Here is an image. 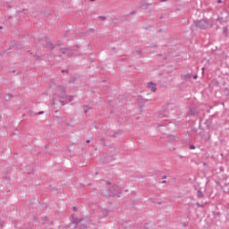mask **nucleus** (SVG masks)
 <instances>
[{
    "mask_svg": "<svg viewBox=\"0 0 229 229\" xmlns=\"http://www.w3.org/2000/svg\"><path fill=\"white\" fill-rule=\"evenodd\" d=\"M59 92L58 95L59 102L61 103V106H65V99H67V94L65 93V87L59 86Z\"/></svg>",
    "mask_w": 229,
    "mask_h": 229,
    "instance_id": "1",
    "label": "nucleus"
},
{
    "mask_svg": "<svg viewBox=\"0 0 229 229\" xmlns=\"http://www.w3.org/2000/svg\"><path fill=\"white\" fill-rule=\"evenodd\" d=\"M72 223L67 225L68 228H71V226H72V225H74L72 229H76V228H78V225L83 221V218L75 217V216H74V214L72 215Z\"/></svg>",
    "mask_w": 229,
    "mask_h": 229,
    "instance_id": "2",
    "label": "nucleus"
},
{
    "mask_svg": "<svg viewBox=\"0 0 229 229\" xmlns=\"http://www.w3.org/2000/svg\"><path fill=\"white\" fill-rule=\"evenodd\" d=\"M222 183H223V189L224 192H229V188H226L229 186V175H224L222 178Z\"/></svg>",
    "mask_w": 229,
    "mask_h": 229,
    "instance_id": "3",
    "label": "nucleus"
},
{
    "mask_svg": "<svg viewBox=\"0 0 229 229\" xmlns=\"http://www.w3.org/2000/svg\"><path fill=\"white\" fill-rule=\"evenodd\" d=\"M109 198H121V191L115 192V187L114 186H111L109 188V194H108Z\"/></svg>",
    "mask_w": 229,
    "mask_h": 229,
    "instance_id": "4",
    "label": "nucleus"
},
{
    "mask_svg": "<svg viewBox=\"0 0 229 229\" xmlns=\"http://www.w3.org/2000/svg\"><path fill=\"white\" fill-rule=\"evenodd\" d=\"M166 138L170 142H176L177 140H180V137L174 134H168Z\"/></svg>",
    "mask_w": 229,
    "mask_h": 229,
    "instance_id": "5",
    "label": "nucleus"
},
{
    "mask_svg": "<svg viewBox=\"0 0 229 229\" xmlns=\"http://www.w3.org/2000/svg\"><path fill=\"white\" fill-rule=\"evenodd\" d=\"M201 30V21H194V24L191 26V30L192 31H194V30Z\"/></svg>",
    "mask_w": 229,
    "mask_h": 229,
    "instance_id": "6",
    "label": "nucleus"
},
{
    "mask_svg": "<svg viewBox=\"0 0 229 229\" xmlns=\"http://www.w3.org/2000/svg\"><path fill=\"white\" fill-rule=\"evenodd\" d=\"M45 40L47 42V47H49L50 51H53V49H55V44L51 43V41H49V38L46 37Z\"/></svg>",
    "mask_w": 229,
    "mask_h": 229,
    "instance_id": "7",
    "label": "nucleus"
},
{
    "mask_svg": "<svg viewBox=\"0 0 229 229\" xmlns=\"http://www.w3.org/2000/svg\"><path fill=\"white\" fill-rule=\"evenodd\" d=\"M74 48L72 47H68V50H66V56L68 58H71V56H72L74 55Z\"/></svg>",
    "mask_w": 229,
    "mask_h": 229,
    "instance_id": "8",
    "label": "nucleus"
},
{
    "mask_svg": "<svg viewBox=\"0 0 229 229\" xmlns=\"http://www.w3.org/2000/svg\"><path fill=\"white\" fill-rule=\"evenodd\" d=\"M148 89H150V90L152 92H156V90H157V84H155L154 82H148Z\"/></svg>",
    "mask_w": 229,
    "mask_h": 229,
    "instance_id": "9",
    "label": "nucleus"
},
{
    "mask_svg": "<svg viewBox=\"0 0 229 229\" xmlns=\"http://www.w3.org/2000/svg\"><path fill=\"white\" fill-rule=\"evenodd\" d=\"M188 115H198V109L196 107L191 108Z\"/></svg>",
    "mask_w": 229,
    "mask_h": 229,
    "instance_id": "10",
    "label": "nucleus"
},
{
    "mask_svg": "<svg viewBox=\"0 0 229 229\" xmlns=\"http://www.w3.org/2000/svg\"><path fill=\"white\" fill-rule=\"evenodd\" d=\"M181 78L184 81H187V80H191V78H192V73H187V74L182 75Z\"/></svg>",
    "mask_w": 229,
    "mask_h": 229,
    "instance_id": "11",
    "label": "nucleus"
},
{
    "mask_svg": "<svg viewBox=\"0 0 229 229\" xmlns=\"http://www.w3.org/2000/svg\"><path fill=\"white\" fill-rule=\"evenodd\" d=\"M140 8H142L143 10H148V6H151V4L149 3H143V4H140Z\"/></svg>",
    "mask_w": 229,
    "mask_h": 229,
    "instance_id": "12",
    "label": "nucleus"
},
{
    "mask_svg": "<svg viewBox=\"0 0 229 229\" xmlns=\"http://www.w3.org/2000/svg\"><path fill=\"white\" fill-rule=\"evenodd\" d=\"M82 107L84 108V114H88L89 111L90 110V108H92L89 105H84V106H82Z\"/></svg>",
    "mask_w": 229,
    "mask_h": 229,
    "instance_id": "13",
    "label": "nucleus"
},
{
    "mask_svg": "<svg viewBox=\"0 0 229 229\" xmlns=\"http://www.w3.org/2000/svg\"><path fill=\"white\" fill-rule=\"evenodd\" d=\"M157 117L158 119H167V114L164 113H158Z\"/></svg>",
    "mask_w": 229,
    "mask_h": 229,
    "instance_id": "14",
    "label": "nucleus"
},
{
    "mask_svg": "<svg viewBox=\"0 0 229 229\" xmlns=\"http://www.w3.org/2000/svg\"><path fill=\"white\" fill-rule=\"evenodd\" d=\"M69 49V47L65 48V47H61L59 48V51H61L62 55H67V50Z\"/></svg>",
    "mask_w": 229,
    "mask_h": 229,
    "instance_id": "15",
    "label": "nucleus"
},
{
    "mask_svg": "<svg viewBox=\"0 0 229 229\" xmlns=\"http://www.w3.org/2000/svg\"><path fill=\"white\" fill-rule=\"evenodd\" d=\"M77 228H79V229H87L88 227H87V224H80V225H77Z\"/></svg>",
    "mask_w": 229,
    "mask_h": 229,
    "instance_id": "16",
    "label": "nucleus"
},
{
    "mask_svg": "<svg viewBox=\"0 0 229 229\" xmlns=\"http://www.w3.org/2000/svg\"><path fill=\"white\" fill-rule=\"evenodd\" d=\"M157 226L155 225V224H152L151 225L148 226V224H145V227L144 229H155Z\"/></svg>",
    "mask_w": 229,
    "mask_h": 229,
    "instance_id": "17",
    "label": "nucleus"
},
{
    "mask_svg": "<svg viewBox=\"0 0 229 229\" xmlns=\"http://www.w3.org/2000/svg\"><path fill=\"white\" fill-rule=\"evenodd\" d=\"M42 221H43V224H46L47 223V221H49V218L47 216H42Z\"/></svg>",
    "mask_w": 229,
    "mask_h": 229,
    "instance_id": "18",
    "label": "nucleus"
},
{
    "mask_svg": "<svg viewBox=\"0 0 229 229\" xmlns=\"http://www.w3.org/2000/svg\"><path fill=\"white\" fill-rule=\"evenodd\" d=\"M100 142L102 143L103 146H106L105 138H100Z\"/></svg>",
    "mask_w": 229,
    "mask_h": 229,
    "instance_id": "19",
    "label": "nucleus"
},
{
    "mask_svg": "<svg viewBox=\"0 0 229 229\" xmlns=\"http://www.w3.org/2000/svg\"><path fill=\"white\" fill-rule=\"evenodd\" d=\"M119 134H121V131L114 132L111 137H114L115 139Z\"/></svg>",
    "mask_w": 229,
    "mask_h": 229,
    "instance_id": "20",
    "label": "nucleus"
},
{
    "mask_svg": "<svg viewBox=\"0 0 229 229\" xmlns=\"http://www.w3.org/2000/svg\"><path fill=\"white\" fill-rule=\"evenodd\" d=\"M10 98H11L10 94L6 95L4 97V101H10Z\"/></svg>",
    "mask_w": 229,
    "mask_h": 229,
    "instance_id": "21",
    "label": "nucleus"
},
{
    "mask_svg": "<svg viewBox=\"0 0 229 229\" xmlns=\"http://www.w3.org/2000/svg\"><path fill=\"white\" fill-rule=\"evenodd\" d=\"M72 99H74V97L72 95L69 96V98H68L69 103H71L72 101Z\"/></svg>",
    "mask_w": 229,
    "mask_h": 229,
    "instance_id": "22",
    "label": "nucleus"
},
{
    "mask_svg": "<svg viewBox=\"0 0 229 229\" xmlns=\"http://www.w3.org/2000/svg\"><path fill=\"white\" fill-rule=\"evenodd\" d=\"M56 46H58V47L64 46V42L58 40V41L56 42Z\"/></svg>",
    "mask_w": 229,
    "mask_h": 229,
    "instance_id": "23",
    "label": "nucleus"
},
{
    "mask_svg": "<svg viewBox=\"0 0 229 229\" xmlns=\"http://www.w3.org/2000/svg\"><path fill=\"white\" fill-rule=\"evenodd\" d=\"M136 53L138 55H140V56H142V49H140V50L136 51Z\"/></svg>",
    "mask_w": 229,
    "mask_h": 229,
    "instance_id": "24",
    "label": "nucleus"
},
{
    "mask_svg": "<svg viewBox=\"0 0 229 229\" xmlns=\"http://www.w3.org/2000/svg\"><path fill=\"white\" fill-rule=\"evenodd\" d=\"M135 13H137V11H131L129 15H135Z\"/></svg>",
    "mask_w": 229,
    "mask_h": 229,
    "instance_id": "25",
    "label": "nucleus"
},
{
    "mask_svg": "<svg viewBox=\"0 0 229 229\" xmlns=\"http://www.w3.org/2000/svg\"><path fill=\"white\" fill-rule=\"evenodd\" d=\"M34 56H36V60H42V57H40V55H37V54H35Z\"/></svg>",
    "mask_w": 229,
    "mask_h": 229,
    "instance_id": "26",
    "label": "nucleus"
},
{
    "mask_svg": "<svg viewBox=\"0 0 229 229\" xmlns=\"http://www.w3.org/2000/svg\"><path fill=\"white\" fill-rule=\"evenodd\" d=\"M198 197L201 198V190H198Z\"/></svg>",
    "mask_w": 229,
    "mask_h": 229,
    "instance_id": "27",
    "label": "nucleus"
},
{
    "mask_svg": "<svg viewBox=\"0 0 229 229\" xmlns=\"http://www.w3.org/2000/svg\"><path fill=\"white\" fill-rule=\"evenodd\" d=\"M98 18H100L102 21H106V16H98Z\"/></svg>",
    "mask_w": 229,
    "mask_h": 229,
    "instance_id": "28",
    "label": "nucleus"
},
{
    "mask_svg": "<svg viewBox=\"0 0 229 229\" xmlns=\"http://www.w3.org/2000/svg\"><path fill=\"white\" fill-rule=\"evenodd\" d=\"M190 149H196V146L191 145V146H190Z\"/></svg>",
    "mask_w": 229,
    "mask_h": 229,
    "instance_id": "29",
    "label": "nucleus"
},
{
    "mask_svg": "<svg viewBox=\"0 0 229 229\" xmlns=\"http://www.w3.org/2000/svg\"><path fill=\"white\" fill-rule=\"evenodd\" d=\"M56 102L55 101V99L52 101V106H55Z\"/></svg>",
    "mask_w": 229,
    "mask_h": 229,
    "instance_id": "30",
    "label": "nucleus"
},
{
    "mask_svg": "<svg viewBox=\"0 0 229 229\" xmlns=\"http://www.w3.org/2000/svg\"><path fill=\"white\" fill-rule=\"evenodd\" d=\"M17 48H18V49H19V48H20V49H22V46H21V45H18V46H17Z\"/></svg>",
    "mask_w": 229,
    "mask_h": 229,
    "instance_id": "31",
    "label": "nucleus"
},
{
    "mask_svg": "<svg viewBox=\"0 0 229 229\" xmlns=\"http://www.w3.org/2000/svg\"><path fill=\"white\" fill-rule=\"evenodd\" d=\"M13 19V17L9 16L7 21H12Z\"/></svg>",
    "mask_w": 229,
    "mask_h": 229,
    "instance_id": "32",
    "label": "nucleus"
},
{
    "mask_svg": "<svg viewBox=\"0 0 229 229\" xmlns=\"http://www.w3.org/2000/svg\"><path fill=\"white\" fill-rule=\"evenodd\" d=\"M62 72H69V70H62Z\"/></svg>",
    "mask_w": 229,
    "mask_h": 229,
    "instance_id": "33",
    "label": "nucleus"
},
{
    "mask_svg": "<svg viewBox=\"0 0 229 229\" xmlns=\"http://www.w3.org/2000/svg\"><path fill=\"white\" fill-rule=\"evenodd\" d=\"M193 80H198V75H194Z\"/></svg>",
    "mask_w": 229,
    "mask_h": 229,
    "instance_id": "34",
    "label": "nucleus"
},
{
    "mask_svg": "<svg viewBox=\"0 0 229 229\" xmlns=\"http://www.w3.org/2000/svg\"><path fill=\"white\" fill-rule=\"evenodd\" d=\"M4 225V223H3V222L0 223L1 228H3Z\"/></svg>",
    "mask_w": 229,
    "mask_h": 229,
    "instance_id": "35",
    "label": "nucleus"
},
{
    "mask_svg": "<svg viewBox=\"0 0 229 229\" xmlns=\"http://www.w3.org/2000/svg\"><path fill=\"white\" fill-rule=\"evenodd\" d=\"M45 149H49V146L45 145Z\"/></svg>",
    "mask_w": 229,
    "mask_h": 229,
    "instance_id": "36",
    "label": "nucleus"
},
{
    "mask_svg": "<svg viewBox=\"0 0 229 229\" xmlns=\"http://www.w3.org/2000/svg\"><path fill=\"white\" fill-rule=\"evenodd\" d=\"M42 114H44V111L39 112L38 115H42Z\"/></svg>",
    "mask_w": 229,
    "mask_h": 229,
    "instance_id": "37",
    "label": "nucleus"
},
{
    "mask_svg": "<svg viewBox=\"0 0 229 229\" xmlns=\"http://www.w3.org/2000/svg\"><path fill=\"white\" fill-rule=\"evenodd\" d=\"M87 144H90V140H86Z\"/></svg>",
    "mask_w": 229,
    "mask_h": 229,
    "instance_id": "38",
    "label": "nucleus"
},
{
    "mask_svg": "<svg viewBox=\"0 0 229 229\" xmlns=\"http://www.w3.org/2000/svg\"><path fill=\"white\" fill-rule=\"evenodd\" d=\"M160 1V3H165V1H167V0H159Z\"/></svg>",
    "mask_w": 229,
    "mask_h": 229,
    "instance_id": "39",
    "label": "nucleus"
},
{
    "mask_svg": "<svg viewBox=\"0 0 229 229\" xmlns=\"http://www.w3.org/2000/svg\"><path fill=\"white\" fill-rule=\"evenodd\" d=\"M106 185H110V182L106 181Z\"/></svg>",
    "mask_w": 229,
    "mask_h": 229,
    "instance_id": "40",
    "label": "nucleus"
},
{
    "mask_svg": "<svg viewBox=\"0 0 229 229\" xmlns=\"http://www.w3.org/2000/svg\"><path fill=\"white\" fill-rule=\"evenodd\" d=\"M165 178H167V176H165V175H164V176L162 177L163 180H165Z\"/></svg>",
    "mask_w": 229,
    "mask_h": 229,
    "instance_id": "41",
    "label": "nucleus"
},
{
    "mask_svg": "<svg viewBox=\"0 0 229 229\" xmlns=\"http://www.w3.org/2000/svg\"><path fill=\"white\" fill-rule=\"evenodd\" d=\"M199 126H201V118H199Z\"/></svg>",
    "mask_w": 229,
    "mask_h": 229,
    "instance_id": "42",
    "label": "nucleus"
},
{
    "mask_svg": "<svg viewBox=\"0 0 229 229\" xmlns=\"http://www.w3.org/2000/svg\"><path fill=\"white\" fill-rule=\"evenodd\" d=\"M73 212H76V207H73Z\"/></svg>",
    "mask_w": 229,
    "mask_h": 229,
    "instance_id": "43",
    "label": "nucleus"
},
{
    "mask_svg": "<svg viewBox=\"0 0 229 229\" xmlns=\"http://www.w3.org/2000/svg\"><path fill=\"white\" fill-rule=\"evenodd\" d=\"M153 47H158V45H154Z\"/></svg>",
    "mask_w": 229,
    "mask_h": 229,
    "instance_id": "44",
    "label": "nucleus"
},
{
    "mask_svg": "<svg viewBox=\"0 0 229 229\" xmlns=\"http://www.w3.org/2000/svg\"><path fill=\"white\" fill-rule=\"evenodd\" d=\"M161 183H166V181H162Z\"/></svg>",
    "mask_w": 229,
    "mask_h": 229,
    "instance_id": "45",
    "label": "nucleus"
},
{
    "mask_svg": "<svg viewBox=\"0 0 229 229\" xmlns=\"http://www.w3.org/2000/svg\"><path fill=\"white\" fill-rule=\"evenodd\" d=\"M217 3H218V4H219V3H223V1H221V0H218V1H217Z\"/></svg>",
    "mask_w": 229,
    "mask_h": 229,
    "instance_id": "46",
    "label": "nucleus"
},
{
    "mask_svg": "<svg viewBox=\"0 0 229 229\" xmlns=\"http://www.w3.org/2000/svg\"><path fill=\"white\" fill-rule=\"evenodd\" d=\"M90 31H92V33H94V29H90Z\"/></svg>",
    "mask_w": 229,
    "mask_h": 229,
    "instance_id": "47",
    "label": "nucleus"
},
{
    "mask_svg": "<svg viewBox=\"0 0 229 229\" xmlns=\"http://www.w3.org/2000/svg\"><path fill=\"white\" fill-rule=\"evenodd\" d=\"M197 205H198V207H201V204H199V203H197Z\"/></svg>",
    "mask_w": 229,
    "mask_h": 229,
    "instance_id": "48",
    "label": "nucleus"
},
{
    "mask_svg": "<svg viewBox=\"0 0 229 229\" xmlns=\"http://www.w3.org/2000/svg\"><path fill=\"white\" fill-rule=\"evenodd\" d=\"M224 31H227V29H226V28H224Z\"/></svg>",
    "mask_w": 229,
    "mask_h": 229,
    "instance_id": "49",
    "label": "nucleus"
},
{
    "mask_svg": "<svg viewBox=\"0 0 229 229\" xmlns=\"http://www.w3.org/2000/svg\"><path fill=\"white\" fill-rule=\"evenodd\" d=\"M201 71H202V74H203V71H205V68H202Z\"/></svg>",
    "mask_w": 229,
    "mask_h": 229,
    "instance_id": "50",
    "label": "nucleus"
},
{
    "mask_svg": "<svg viewBox=\"0 0 229 229\" xmlns=\"http://www.w3.org/2000/svg\"><path fill=\"white\" fill-rule=\"evenodd\" d=\"M75 47H77V48L80 47V45H76Z\"/></svg>",
    "mask_w": 229,
    "mask_h": 229,
    "instance_id": "51",
    "label": "nucleus"
},
{
    "mask_svg": "<svg viewBox=\"0 0 229 229\" xmlns=\"http://www.w3.org/2000/svg\"><path fill=\"white\" fill-rule=\"evenodd\" d=\"M216 214H217V216H221V213H219V212H218V213H216Z\"/></svg>",
    "mask_w": 229,
    "mask_h": 229,
    "instance_id": "52",
    "label": "nucleus"
},
{
    "mask_svg": "<svg viewBox=\"0 0 229 229\" xmlns=\"http://www.w3.org/2000/svg\"><path fill=\"white\" fill-rule=\"evenodd\" d=\"M159 19H164V16H160Z\"/></svg>",
    "mask_w": 229,
    "mask_h": 229,
    "instance_id": "53",
    "label": "nucleus"
},
{
    "mask_svg": "<svg viewBox=\"0 0 229 229\" xmlns=\"http://www.w3.org/2000/svg\"><path fill=\"white\" fill-rule=\"evenodd\" d=\"M28 53H30V55H33V53H31L30 50L28 51Z\"/></svg>",
    "mask_w": 229,
    "mask_h": 229,
    "instance_id": "54",
    "label": "nucleus"
},
{
    "mask_svg": "<svg viewBox=\"0 0 229 229\" xmlns=\"http://www.w3.org/2000/svg\"><path fill=\"white\" fill-rule=\"evenodd\" d=\"M55 114H58L59 111H58V110H55Z\"/></svg>",
    "mask_w": 229,
    "mask_h": 229,
    "instance_id": "55",
    "label": "nucleus"
},
{
    "mask_svg": "<svg viewBox=\"0 0 229 229\" xmlns=\"http://www.w3.org/2000/svg\"><path fill=\"white\" fill-rule=\"evenodd\" d=\"M157 56H162V55H161V54H158Z\"/></svg>",
    "mask_w": 229,
    "mask_h": 229,
    "instance_id": "56",
    "label": "nucleus"
},
{
    "mask_svg": "<svg viewBox=\"0 0 229 229\" xmlns=\"http://www.w3.org/2000/svg\"><path fill=\"white\" fill-rule=\"evenodd\" d=\"M203 165H207V163H203Z\"/></svg>",
    "mask_w": 229,
    "mask_h": 229,
    "instance_id": "57",
    "label": "nucleus"
},
{
    "mask_svg": "<svg viewBox=\"0 0 229 229\" xmlns=\"http://www.w3.org/2000/svg\"><path fill=\"white\" fill-rule=\"evenodd\" d=\"M164 60H167V57H164Z\"/></svg>",
    "mask_w": 229,
    "mask_h": 229,
    "instance_id": "58",
    "label": "nucleus"
},
{
    "mask_svg": "<svg viewBox=\"0 0 229 229\" xmlns=\"http://www.w3.org/2000/svg\"><path fill=\"white\" fill-rule=\"evenodd\" d=\"M26 229H32L31 227H27Z\"/></svg>",
    "mask_w": 229,
    "mask_h": 229,
    "instance_id": "59",
    "label": "nucleus"
},
{
    "mask_svg": "<svg viewBox=\"0 0 229 229\" xmlns=\"http://www.w3.org/2000/svg\"><path fill=\"white\" fill-rule=\"evenodd\" d=\"M0 30H3V27L0 26Z\"/></svg>",
    "mask_w": 229,
    "mask_h": 229,
    "instance_id": "60",
    "label": "nucleus"
},
{
    "mask_svg": "<svg viewBox=\"0 0 229 229\" xmlns=\"http://www.w3.org/2000/svg\"><path fill=\"white\" fill-rule=\"evenodd\" d=\"M93 225V226H96V224H92Z\"/></svg>",
    "mask_w": 229,
    "mask_h": 229,
    "instance_id": "61",
    "label": "nucleus"
},
{
    "mask_svg": "<svg viewBox=\"0 0 229 229\" xmlns=\"http://www.w3.org/2000/svg\"><path fill=\"white\" fill-rule=\"evenodd\" d=\"M13 72H15V71H13Z\"/></svg>",
    "mask_w": 229,
    "mask_h": 229,
    "instance_id": "62",
    "label": "nucleus"
}]
</instances>
